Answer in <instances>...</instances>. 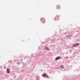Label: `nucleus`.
Returning <instances> with one entry per match:
<instances>
[{
    "instance_id": "obj_1",
    "label": "nucleus",
    "mask_w": 80,
    "mask_h": 80,
    "mask_svg": "<svg viewBox=\"0 0 80 80\" xmlns=\"http://www.w3.org/2000/svg\"><path fill=\"white\" fill-rule=\"evenodd\" d=\"M59 17L60 16L58 15H56L55 18H54V20L55 21H56V20H58L59 19Z\"/></svg>"
},
{
    "instance_id": "obj_2",
    "label": "nucleus",
    "mask_w": 80,
    "mask_h": 80,
    "mask_svg": "<svg viewBox=\"0 0 80 80\" xmlns=\"http://www.w3.org/2000/svg\"><path fill=\"white\" fill-rule=\"evenodd\" d=\"M40 21L41 22H42V23H45V19L44 18H42L40 19Z\"/></svg>"
},
{
    "instance_id": "obj_3",
    "label": "nucleus",
    "mask_w": 80,
    "mask_h": 80,
    "mask_svg": "<svg viewBox=\"0 0 80 80\" xmlns=\"http://www.w3.org/2000/svg\"><path fill=\"white\" fill-rule=\"evenodd\" d=\"M42 76L43 77H46V78H49V77H48V76L45 74H44L43 75H42Z\"/></svg>"
},
{
    "instance_id": "obj_4",
    "label": "nucleus",
    "mask_w": 80,
    "mask_h": 80,
    "mask_svg": "<svg viewBox=\"0 0 80 80\" xmlns=\"http://www.w3.org/2000/svg\"><path fill=\"white\" fill-rule=\"evenodd\" d=\"M78 45H79V43H77V44H74L72 45V46L73 47H75L76 46H78Z\"/></svg>"
},
{
    "instance_id": "obj_5",
    "label": "nucleus",
    "mask_w": 80,
    "mask_h": 80,
    "mask_svg": "<svg viewBox=\"0 0 80 80\" xmlns=\"http://www.w3.org/2000/svg\"><path fill=\"white\" fill-rule=\"evenodd\" d=\"M60 6L58 5L56 6V8L57 9H60Z\"/></svg>"
},
{
    "instance_id": "obj_6",
    "label": "nucleus",
    "mask_w": 80,
    "mask_h": 80,
    "mask_svg": "<svg viewBox=\"0 0 80 80\" xmlns=\"http://www.w3.org/2000/svg\"><path fill=\"white\" fill-rule=\"evenodd\" d=\"M7 72L8 73H10V69H7Z\"/></svg>"
},
{
    "instance_id": "obj_7",
    "label": "nucleus",
    "mask_w": 80,
    "mask_h": 80,
    "mask_svg": "<svg viewBox=\"0 0 80 80\" xmlns=\"http://www.w3.org/2000/svg\"><path fill=\"white\" fill-rule=\"evenodd\" d=\"M45 49H46V50H49V48H48V47H45Z\"/></svg>"
},
{
    "instance_id": "obj_8",
    "label": "nucleus",
    "mask_w": 80,
    "mask_h": 80,
    "mask_svg": "<svg viewBox=\"0 0 80 80\" xmlns=\"http://www.w3.org/2000/svg\"><path fill=\"white\" fill-rule=\"evenodd\" d=\"M59 59H60V57H57L56 58L55 60H58Z\"/></svg>"
},
{
    "instance_id": "obj_9",
    "label": "nucleus",
    "mask_w": 80,
    "mask_h": 80,
    "mask_svg": "<svg viewBox=\"0 0 80 80\" xmlns=\"http://www.w3.org/2000/svg\"><path fill=\"white\" fill-rule=\"evenodd\" d=\"M66 34H67V32H65V33H64V35H65Z\"/></svg>"
},
{
    "instance_id": "obj_10",
    "label": "nucleus",
    "mask_w": 80,
    "mask_h": 80,
    "mask_svg": "<svg viewBox=\"0 0 80 80\" xmlns=\"http://www.w3.org/2000/svg\"><path fill=\"white\" fill-rule=\"evenodd\" d=\"M18 65H19V64H20V63H18Z\"/></svg>"
},
{
    "instance_id": "obj_11",
    "label": "nucleus",
    "mask_w": 80,
    "mask_h": 80,
    "mask_svg": "<svg viewBox=\"0 0 80 80\" xmlns=\"http://www.w3.org/2000/svg\"><path fill=\"white\" fill-rule=\"evenodd\" d=\"M63 65L61 66V67H63Z\"/></svg>"
},
{
    "instance_id": "obj_12",
    "label": "nucleus",
    "mask_w": 80,
    "mask_h": 80,
    "mask_svg": "<svg viewBox=\"0 0 80 80\" xmlns=\"http://www.w3.org/2000/svg\"><path fill=\"white\" fill-rule=\"evenodd\" d=\"M64 68L63 67H62V68Z\"/></svg>"
},
{
    "instance_id": "obj_13",
    "label": "nucleus",
    "mask_w": 80,
    "mask_h": 80,
    "mask_svg": "<svg viewBox=\"0 0 80 80\" xmlns=\"http://www.w3.org/2000/svg\"><path fill=\"white\" fill-rule=\"evenodd\" d=\"M52 37L53 38H54V37L53 36Z\"/></svg>"
},
{
    "instance_id": "obj_14",
    "label": "nucleus",
    "mask_w": 80,
    "mask_h": 80,
    "mask_svg": "<svg viewBox=\"0 0 80 80\" xmlns=\"http://www.w3.org/2000/svg\"><path fill=\"white\" fill-rule=\"evenodd\" d=\"M4 68H5V67H4Z\"/></svg>"
},
{
    "instance_id": "obj_15",
    "label": "nucleus",
    "mask_w": 80,
    "mask_h": 80,
    "mask_svg": "<svg viewBox=\"0 0 80 80\" xmlns=\"http://www.w3.org/2000/svg\"><path fill=\"white\" fill-rule=\"evenodd\" d=\"M48 40H49V39H48Z\"/></svg>"
}]
</instances>
